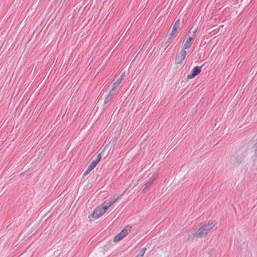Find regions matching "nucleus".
Returning a JSON list of instances; mask_svg holds the SVG:
<instances>
[{"mask_svg":"<svg viewBox=\"0 0 257 257\" xmlns=\"http://www.w3.org/2000/svg\"><path fill=\"white\" fill-rule=\"evenodd\" d=\"M216 224L217 222L215 220H210L207 222L204 223L197 231L192 233V238H198L204 236L212 231Z\"/></svg>","mask_w":257,"mask_h":257,"instance_id":"1","label":"nucleus"},{"mask_svg":"<svg viewBox=\"0 0 257 257\" xmlns=\"http://www.w3.org/2000/svg\"><path fill=\"white\" fill-rule=\"evenodd\" d=\"M101 156L100 154L94 156L88 163V164L84 172L83 175L86 176L88 175L92 170H93L101 160Z\"/></svg>","mask_w":257,"mask_h":257,"instance_id":"2","label":"nucleus"},{"mask_svg":"<svg viewBox=\"0 0 257 257\" xmlns=\"http://www.w3.org/2000/svg\"><path fill=\"white\" fill-rule=\"evenodd\" d=\"M192 30V28H191L189 31L188 32L187 34H186L185 39L186 40L184 41V47L183 49H186L188 48H189L191 45L192 44L194 39H195V31L196 30H194L193 32V34L191 36H190L189 34L191 33V31Z\"/></svg>","mask_w":257,"mask_h":257,"instance_id":"3","label":"nucleus"},{"mask_svg":"<svg viewBox=\"0 0 257 257\" xmlns=\"http://www.w3.org/2000/svg\"><path fill=\"white\" fill-rule=\"evenodd\" d=\"M125 72H121L117 76H115L111 83V90L115 92L116 88L120 85L122 80L124 78Z\"/></svg>","mask_w":257,"mask_h":257,"instance_id":"4","label":"nucleus"},{"mask_svg":"<svg viewBox=\"0 0 257 257\" xmlns=\"http://www.w3.org/2000/svg\"><path fill=\"white\" fill-rule=\"evenodd\" d=\"M105 212L106 210L101 205L97 207L94 209L93 212L88 216V218L90 219H91L92 218H98V217L102 215Z\"/></svg>","mask_w":257,"mask_h":257,"instance_id":"5","label":"nucleus"},{"mask_svg":"<svg viewBox=\"0 0 257 257\" xmlns=\"http://www.w3.org/2000/svg\"><path fill=\"white\" fill-rule=\"evenodd\" d=\"M120 196L114 195L108 200L105 201L101 205L106 211L113 203L117 201Z\"/></svg>","mask_w":257,"mask_h":257,"instance_id":"6","label":"nucleus"},{"mask_svg":"<svg viewBox=\"0 0 257 257\" xmlns=\"http://www.w3.org/2000/svg\"><path fill=\"white\" fill-rule=\"evenodd\" d=\"M186 52L185 50L182 49L179 52H178L176 57V62L177 64H181L182 63L183 60L185 58Z\"/></svg>","mask_w":257,"mask_h":257,"instance_id":"7","label":"nucleus"},{"mask_svg":"<svg viewBox=\"0 0 257 257\" xmlns=\"http://www.w3.org/2000/svg\"><path fill=\"white\" fill-rule=\"evenodd\" d=\"M202 66H196L191 70L190 74L187 75L188 78L191 79L197 75L201 72Z\"/></svg>","mask_w":257,"mask_h":257,"instance_id":"8","label":"nucleus"},{"mask_svg":"<svg viewBox=\"0 0 257 257\" xmlns=\"http://www.w3.org/2000/svg\"><path fill=\"white\" fill-rule=\"evenodd\" d=\"M114 92H115L112 91L111 90H110L109 91V93L105 97V99L104 100V104H106L107 102H108L110 100L111 97L113 95Z\"/></svg>","mask_w":257,"mask_h":257,"instance_id":"9","label":"nucleus"},{"mask_svg":"<svg viewBox=\"0 0 257 257\" xmlns=\"http://www.w3.org/2000/svg\"><path fill=\"white\" fill-rule=\"evenodd\" d=\"M131 228V226L127 225L123 228L120 232L122 234L124 235V236H125L130 231Z\"/></svg>","mask_w":257,"mask_h":257,"instance_id":"10","label":"nucleus"},{"mask_svg":"<svg viewBox=\"0 0 257 257\" xmlns=\"http://www.w3.org/2000/svg\"><path fill=\"white\" fill-rule=\"evenodd\" d=\"M180 20H177L172 26V31L176 33L177 30L179 28Z\"/></svg>","mask_w":257,"mask_h":257,"instance_id":"11","label":"nucleus"},{"mask_svg":"<svg viewBox=\"0 0 257 257\" xmlns=\"http://www.w3.org/2000/svg\"><path fill=\"white\" fill-rule=\"evenodd\" d=\"M124 237V235L122 234L120 232L114 237L113 241L114 242H118Z\"/></svg>","mask_w":257,"mask_h":257,"instance_id":"12","label":"nucleus"},{"mask_svg":"<svg viewBox=\"0 0 257 257\" xmlns=\"http://www.w3.org/2000/svg\"><path fill=\"white\" fill-rule=\"evenodd\" d=\"M146 250V248H141L139 251L138 254L136 256V257H143L145 253Z\"/></svg>","mask_w":257,"mask_h":257,"instance_id":"13","label":"nucleus"},{"mask_svg":"<svg viewBox=\"0 0 257 257\" xmlns=\"http://www.w3.org/2000/svg\"><path fill=\"white\" fill-rule=\"evenodd\" d=\"M175 34V32L171 30V32L167 34L166 37L167 38L168 40H170Z\"/></svg>","mask_w":257,"mask_h":257,"instance_id":"14","label":"nucleus"},{"mask_svg":"<svg viewBox=\"0 0 257 257\" xmlns=\"http://www.w3.org/2000/svg\"><path fill=\"white\" fill-rule=\"evenodd\" d=\"M154 178L153 179L150 178V180L145 185V188H150V186L153 184V182L154 180Z\"/></svg>","mask_w":257,"mask_h":257,"instance_id":"15","label":"nucleus"},{"mask_svg":"<svg viewBox=\"0 0 257 257\" xmlns=\"http://www.w3.org/2000/svg\"><path fill=\"white\" fill-rule=\"evenodd\" d=\"M169 41V40H167V38L165 37V38L164 39V40L162 42L163 45H166L167 43Z\"/></svg>","mask_w":257,"mask_h":257,"instance_id":"16","label":"nucleus"}]
</instances>
